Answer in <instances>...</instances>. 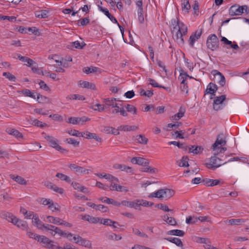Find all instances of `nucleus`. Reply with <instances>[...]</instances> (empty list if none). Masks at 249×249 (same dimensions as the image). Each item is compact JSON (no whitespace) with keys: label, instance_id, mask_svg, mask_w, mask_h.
I'll return each instance as SVG.
<instances>
[{"label":"nucleus","instance_id":"60","mask_svg":"<svg viewBox=\"0 0 249 249\" xmlns=\"http://www.w3.org/2000/svg\"><path fill=\"white\" fill-rule=\"evenodd\" d=\"M89 18H82L80 21L77 22L78 26H85L89 24Z\"/></svg>","mask_w":249,"mask_h":249},{"label":"nucleus","instance_id":"49","mask_svg":"<svg viewBox=\"0 0 249 249\" xmlns=\"http://www.w3.org/2000/svg\"><path fill=\"white\" fill-rule=\"evenodd\" d=\"M181 71L182 72L180 73L178 79L181 81L180 84H182L187 83L186 79L187 76H189V75L186 72H183L182 70Z\"/></svg>","mask_w":249,"mask_h":249},{"label":"nucleus","instance_id":"45","mask_svg":"<svg viewBox=\"0 0 249 249\" xmlns=\"http://www.w3.org/2000/svg\"><path fill=\"white\" fill-rule=\"evenodd\" d=\"M86 45V44L84 42L80 43L78 41H75L71 43V47H74L77 49H82Z\"/></svg>","mask_w":249,"mask_h":249},{"label":"nucleus","instance_id":"18","mask_svg":"<svg viewBox=\"0 0 249 249\" xmlns=\"http://www.w3.org/2000/svg\"><path fill=\"white\" fill-rule=\"evenodd\" d=\"M81 219L82 220L87 221L90 223L92 224H96L99 223L100 220V218L98 217H94L93 216H90L88 214H85L82 216Z\"/></svg>","mask_w":249,"mask_h":249},{"label":"nucleus","instance_id":"34","mask_svg":"<svg viewBox=\"0 0 249 249\" xmlns=\"http://www.w3.org/2000/svg\"><path fill=\"white\" fill-rule=\"evenodd\" d=\"M183 24L182 22H180L178 19H172L171 20V26H173V29H172V33L174 35L176 29L180 28L181 24Z\"/></svg>","mask_w":249,"mask_h":249},{"label":"nucleus","instance_id":"39","mask_svg":"<svg viewBox=\"0 0 249 249\" xmlns=\"http://www.w3.org/2000/svg\"><path fill=\"white\" fill-rule=\"evenodd\" d=\"M18 93L23 94L25 96L30 97L33 99H36V95L34 93L32 92L30 90L28 89H24L22 90L18 91Z\"/></svg>","mask_w":249,"mask_h":249},{"label":"nucleus","instance_id":"51","mask_svg":"<svg viewBox=\"0 0 249 249\" xmlns=\"http://www.w3.org/2000/svg\"><path fill=\"white\" fill-rule=\"evenodd\" d=\"M37 101L39 103H47L49 101V99L44 96H43L40 94L37 95Z\"/></svg>","mask_w":249,"mask_h":249},{"label":"nucleus","instance_id":"16","mask_svg":"<svg viewBox=\"0 0 249 249\" xmlns=\"http://www.w3.org/2000/svg\"><path fill=\"white\" fill-rule=\"evenodd\" d=\"M44 185L48 188H50L59 194H62L64 192V189L63 188L57 187L56 185L51 182H45Z\"/></svg>","mask_w":249,"mask_h":249},{"label":"nucleus","instance_id":"4","mask_svg":"<svg viewBox=\"0 0 249 249\" xmlns=\"http://www.w3.org/2000/svg\"><path fill=\"white\" fill-rule=\"evenodd\" d=\"M206 44L208 49L215 50L219 47L218 38L215 34H211L208 37Z\"/></svg>","mask_w":249,"mask_h":249},{"label":"nucleus","instance_id":"63","mask_svg":"<svg viewBox=\"0 0 249 249\" xmlns=\"http://www.w3.org/2000/svg\"><path fill=\"white\" fill-rule=\"evenodd\" d=\"M198 39L197 37H196V34H192L189 38V44L191 47H194L195 42L196 40Z\"/></svg>","mask_w":249,"mask_h":249},{"label":"nucleus","instance_id":"7","mask_svg":"<svg viewBox=\"0 0 249 249\" xmlns=\"http://www.w3.org/2000/svg\"><path fill=\"white\" fill-rule=\"evenodd\" d=\"M226 95H222L221 96L216 97L213 100V108L216 110L218 111L223 108L222 104L223 102L226 100Z\"/></svg>","mask_w":249,"mask_h":249},{"label":"nucleus","instance_id":"56","mask_svg":"<svg viewBox=\"0 0 249 249\" xmlns=\"http://www.w3.org/2000/svg\"><path fill=\"white\" fill-rule=\"evenodd\" d=\"M67 143L73 145L75 147L79 146V142H78L73 138H68L65 140Z\"/></svg>","mask_w":249,"mask_h":249},{"label":"nucleus","instance_id":"17","mask_svg":"<svg viewBox=\"0 0 249 249\" xmlns=\"http://www.w3.org/2000/svg\"><path fill=\"white\" fill-rule=\"evenodd\" d=\"M109 189L111 191H116L118 192H127L128 189L127 188L123 186L120 185H118L116 183L111 182L109 186Z\"/></svg>","mask_w":249,"mask_h":249},{"label":"nucleus","instance_id":"61","mask_svg":"<svg viewBox=\"0 0 249 249\" xmlns=\"http://www.w3.org/2000/svg\"><path fill=\"white\" fill-rule=\"evenodd\" d=\"M188 158L187 157L183 156L181 159V162L178 165L180 167H188L189 166V163L188 162Z\"/></svg>","mask_w":249,"mask_h":249},{"label":"nucleus","instance_id":"22","mask_svg":"<svg viewBox=\"0 0 249 249\" xmlns=\"http://www.w3.org/2000/svg\"><path fill=\"white\" fill-rule=\"evenodd\" d=\"M185 112V108L182 107H180L179 109V112L174 115L172 116L171 118L172 121H178L179 120L181 117H182Z\"/></svg>","mask_w":249,"mask_h":249},{"label":"nucleus","instance_id":"52","mask_svg":"<svg viewBox=\"0 0 249 249\" xmlns=\"http://www.w3.org/2000/svg\"><path fill=\"white\" fill-rule=\"evenodd\" d=\"M98 69V68L95 67H85L83 69V72L87 74H89L96 72Z\"/></svg>","mask_w":249,"mask_h":249},{"label":"nucleus","instance_id":"57","mask_svg":"<svg viewBox=\"0 0 249 249\" xmlns=\"http://www.w3.org/2000/svg\"><path fill=\"white\" fill-rule=\"evenodd\" d=\"M138 15V19L141 23H142L144 22V18L143 16V9H140L137 10Z\"/></svg>","mask_w":249,"mask_h":249},{"label":"nucleus","instance_id":"30","mask_svg":"<svg viewBox=\"0 0 249 249\" xmlns=\"http://www.w3.org/2000/svg\"><path fill=\"white\" fill-rule=\"evenodd\" d=\"M10 178L13 180H14L15 181L18 182V184L21 185H26L27 184V181L26 180L19 176H15L14 175H10Z\"/></svg>","mask_w":249,"mask_h":249},{"label":"nucleus","instance_id":"26","mask_svg":"<svg viewBox=\"0 0 249 249\" xmlns=\"http://www.w3.org/2000/svg\"><path fill=\"white\" fill-rule=\"evenodd\" d=\"M49 11L47 10L36 11L35 12V16L40 18H46L48 17Z\"/></svg>","mask_w":249,"mask_h":249},{"label":"nucleus","instance_id":"6","mask_svg":"<svg viewBox=\"0 0 249 249\" xmlns=\"http://www.w3.org/2000/svg\"><path fill=\"white\" fill-rule=\"evenodd\" d=\"M160 199H168L174 195L175 192L173 190L167 188L161 189L158 190Z\"/></svg>","mask_w":249,"mask_h":249},{"label":"nucleus","instance_id":"21","mask_svg":"<svg viewBox=\"0 0 249 249\" xmlns=\"http://www.w3.org/2000/svg\"><path fill=\"white\" fill-rule=\"evenodd\" d=\"M32 219V222L33 224L36 226L38 229L43 231L44 228L43 225H45L46 224L42 223V222L36 215H33Z\"/></svg>","mask_w":249,"mask_h":249},{"label":"nucleus","instance_id":"32","mask_svg":"<svg viewBox=\"0 0 249 249\" xmlns=\"http://www.w3.org/2000/svg\"><path fill=\"white\" fill-rule=\"evenodd\" d=\"M1 217L6 219L8 221L13 223L16 218V216H14L12 213L8 212H3L1 214Z\"/></svg>","mask_w":249,"mask_h":249},{"label":"nucleus","instance_id":"46","mask_svg":"<svg viewBox=\"0 0 249 249\" xmlns=\"http://www.w3.org/2000/svg\"><path fill=\"white\" fill-rule=\"evenodd\" d=\"M66 98L68 100H84L85 99L84 96L77 94L70 95L68 96Z\"/></svg>","mask_w":249,"mask_h":249},{"label":"nucleus","instance_id":"40","mask_svg":"<svg viewBox=\"0 0 249 249\" xmlns=\"http://www.w3.org/2000/svg\"><path fill=\"white\" fill-rule=\"evenodd\" d=\"M168 144H173L177 146L179 148L182 149L185 151H186L188 149V146L185 143H180L179 142L171 141L168 142Z\"/></svg>","mask_w":249,"mask_h":249},{"label":"nucleus","instance_id":"53","mask_svg":"<svg viewBox=\"0 0 249 249\" xmlns=\"http://www.w3.org/2000/svg\"><path fill=\"white\" fill-rule=\"evenodd\" d=\"M138 202H139V206H143L144 207H151L154 205L153 202H150L143 199H139Z\"/></svg>","mask_w":249,"mask_h":249},{"label":"nucleus","instance_id":"48","mask_svg":"<svg viewBox=\"0 0 249 249\" xmlns=\"http://www.w3.org/2000/svg\"><path fill=\"white\" fill-rule=\"evenodd\" d=\"M141 171L142 172H150V173H156L158 172V169L156 168H152L150 166H144L143 167H142L141 168Z\"/></svg>","mask_w":249,"mask_h":249},{"label":"nucleus","instance_id":"28","mask_svg":"<svg viewBox=\"0 0 249 249\" xmlns=\"http://www.w3.org/2000/svg\"><path fill=\"white\" fill-rule=\"evenodd\" d=\"M79 85L82 88L89 89H95V85L92 83H89L88 81H80L79 82Z\"/></svg>","mask_w":249,"mask_h":249},{"label":"nucleus","instance_id":"42","mask_svg":"<svg viewBox=\"0 0 249 249\" xmlns=\"http://www.w3.org/2000/svg\"><path fill=\"white\" fill-rule=\"evenodd\" d=\"M116 101V98H107L104 99V103L107 106L113 107L117 104Z\"/></svg>","mask_w":249,"mask_h":249},{"label":"nucleus","instance_id":"47","mask_svg":"<svg viewBox=\"0 0 249 249\" xmlns=\"http://www.w3.org/2000/svg\"><path fill=\"white\" fill-rule=\"evenodd\" d=\"M56 177L60 178L61 180L65 181L66 182L70 183L71 182L70 178L62 173H57Z\"/></svg>","mask_w":249,"mask_h":249},{"label":"nucleus","instance_id":"3","mask_svg":"<svg viewBox=\"0 0 249 249\" xmlns=\"http://www.w3.org/2000/svg\"><path fill=\"white\" fill-rule=\"evenodd\" d=\"M42 134L44 135V138L48 142L51 146L53 147L58 151H60L62 153H65L68 152L66 149L63 148L58 144L57 140H56L53 136L47 135L44 133H43Z\"/></svg>","mask_w":249,"mask_h":249},{"label":"nucleus","instance_id":"50","mask_svg":"<svg viewBox=\"0 0 249 249\" xmlns=\"http://www.w3.org/2000/svg\"><path fill=\"white\" fill-rule=\"evenodd\" d=\"M156 207L160 210L163 211L164 212H169L173 211V210L171 209H170L167 205H164L162 203H159V204H157L156 205Z\"/></svg>","mask_w":249,"mask_h":249},{"label":"nucleus","instance_id":"58","mask_svg":"<svg viewBox=\"0 0 249 249\" xmlns=\"http://www.w3.org/2000/svg\"><path fill=\"white\" fill-rule=\"evenodd\" d=\"M140 95L141 96H145L150 98L153 95V90L145 91L143 89H142L140 91Z\"/></svg>","mask_w":249,"mask_h":249},{"label":"nucleus","instance_id":"35","mask_svg":"<svg viewBox=\"0 0 249 249\" xmlns=\"http://www.w3.org/2000/svg\"><path fill=\"white\" fill-rule=\"evenodd\" d=\"M85 138L88 139H94L97 142H102V139L101 137L97 136L95 133H90L88 131L86 132V136Z\"/></svg>","mask_w":249,"mask_h":249},{"label":"nucleus","instance_id":"27","mask_svg":"<svg viewBox=\"0 0 249 249\" xmlns=\"http://www.w3.org/2000/svg\"><path fill=\"white\" fill-rule=\"evenodd\" d=\"M134 141L142 144H146L148 142V139L143 135H138L134 137Z\"/></svg>","mask_w":249,"mask_h":249},{"label":"nucleus","instance_id":"15","mask_svg":"<svg viewBox=\"0 0 249 249\" xmlns=\"http://www.w3.org/2000/svg\"><path fill=\"white\" fill-rule=\"evenodd\" d=\"M222 134H219L215 142L212 145V149L213 150H215L216 148H218V145L224 146L226 143V141L223 140L222 138Z\"/></svg>","mask_w":249,"mask_h":249},{"label":"nucleus","instance_id":"29","mask_svg":"<svg viewBox=\"0 0 249 249\" xmlns=\"http://www.w3.org/2000/svg\"><path fill=\"white\" fill-rule=\"evenodd\" d=\"M245 222V220L244 219H231L224 221L225 223H229L231 225H240L241 223Z\"/></svg>","mask_w":249,"mask_h":249},{"label":"nucleus","instance_id":"44","mask_svg":"<svg viewBox=\"0 0 249 249\" xmlns=\"http://www.w3.org/2000/svg\"><path fill=\"white\" fill-rule=\"evenodd\" d=\"M191 8V5L189 4V0H183L182 2V9L185 13H189Z\"/></svg>","mask_w":249,"mask_h":249},{"label":"nucleus","instance_id":"54","mask_svg":"<svg viewBox=\"0 0 249 249\" xmlns=\"http://www.w3.org/2000/svg\"><path fill=\"white\" fill-rule=\"evenodd\" d=\"M124 107L128 112H132L133 114H136L137 108L134 106L130 104H126Z\"/></svg>","mask_w":249,"mask_h":249},{"label":"nucleus","instance_id":"36","mask_svg":"<svg viewBox=\"0 0 249 249\" xmlns=\"http://www.w3.org/2000/svg\"><path fill=\"white\" fill-rule=\"evenodd\" d=\"M167 234L168 235L183 236L185 234V232L180 230H172L168 231Z\"/></svg>","mask_w":249,"mask_h":249},{"label":"nucleus","instance_id":"11","mask_svg":"<svg viewBox=\"0 0 249 249\" xmlns=\"http://www.w3.org/2000/svg\"><path fill=\"white\" fill-rule=\"evenodd\" d=\"M131 161L132 163L137 164L143 166H147L149 164L148 160L142 157H134L131 159Z\"/></svg>","mask_w":249,"mask_h":249},{"label":"nucleus","instance_id":"25","mask_svg":"<svg viewBox=\"0 0 249 249\" xmlns=\"http://www.w3.org/2000/svg\"><path fill=\"white\" fill-rule=\"evenodd\" d=\"M170 214H166L162 216V219L164 221H165L168 224L172 226H175L177 224V221L176 219L172 217L169 216Z\"/></svg>","mask_w":249,"mask_h":249},{"label":"nucleus","instance_id":"24","mask_svg":"<svg viewBox=\"0 0 249 249\" xmlns=\"http://www.w3.org/2000/svg\"><path fill=\"white\" fill-rule=\"evenodd\" d=\"M204 148L202 146L198 145H191L189 147L190 153H193L194 154H198L202 152Z\"/></svg>","mask_w":249,"mask_h":249},{"label":"nucleus","instance_id":"59","mask_svg":"<svg viewBox=\"0 0 249 249\" xmlns=\"http://www.w3.org/2000/svg\"><path fill=\"white\" fill-rule=\"evenodd\" d=\"M3 76L6 77L7 78H8L9 80H10L11 81H13V82L16 81V77L14 75L12 74L9 72H3Z\"/></svg>","mask_w":249,"mask_h":249},{"label":"nucleus","instance_id":"33","mask_svg":"<svg viewBox=\"0 0 249 249\" xmlns=\"http://www.w3.org/2000/svg\"><path fill=\"white\" fill-rule=\"evenodd\" d=\"M47 219L48 222L58 225H60L62 221L60 218L53 216H48Z\"/></svg>","mask_w":249,"mask_h":249},{"label":"nucleus","instance_id":"12","mask_svg":"<svg viewBox=\"0 0 249 249\" xmlns=\"http://www.w3.org/2000/svg\"><path fill=\"white\" fill-rule=\"evenodd\" d=\"M211 73L213 76H214L215 77H217L219 79L218 83L221 86H224L225 85V78L222 73L216 70H213Z\"/></svg>","mask_w":249,"mask_h":249},{"label":"nucleus","instance_id":"20","mask_svg":"<svg viewBox=\"0 0 249 249\" xmlns=\"http://www.w3.org/2000/svg\"><path fill=\"white\" fill-rule=\"evenodd\" d=\"M99 223L102 224L106 226H108L112 227L113 228H117V226H115L114 224H117V222L114 221H113L110 219H104L101 218L99 221Z\"/></svg>","mask_w":249,"mask_h":249},{"label":"nucleus","instance_id":"38","mask_svg":"<svg viewBox=\"0 0 249 249\" xmlns=\"http://www.w3.org/2000/svg\"><path fill=\"white\" fill-rule=\"evenodd\" d=\"M36 241L40 242L42 244V246L45 247L49 242H51V240L48 237L43 235H38V238L36 239Z\"/></svg>","mask_w":249,"mask_h":249},{"label":"nucleus","instance_id":"41","mask_svg":"<svg viewBox=\"0 0 249 249\" xmlns=\"http://www.w3.org/2000/svg\"><path fill=\"white\" fill-rule=\"evenodd\" d=\"M6 132L10 135H12L17 138H21L22 137L21 133H20L18 130L14 128L7 129Z\"/></svg>","mask_w":249,"mask_h":249},{"label":"nucleus","instance_id":"37","mask_svg":"<svg viewBox=\"0 0 249 249\" xmlns=\"http://www.w3.org/2000/svg\"><path fill=\"white\" fill-rule=\"evenodd\" d=\"M119 128H121V130L123 131H135L137 130L139 127L138 126L136 125H121L119 127Z\"/></svg>","mask_w":249,"mask_h":249},{"label":"nucleus","instance_id":"23","mask_svg":"<svg viewBox=\"0 0 249 249\" xmlns=\"http://www.w3.org/2000/svg\"><path fill=\"white\" fill-rule=\"evenodd\" d=\"M139 199H136L133 201H129L126 200H123L122 201V204L124 206L128 207L130 208H134L136 209L139 207Z\"/></svg>","mask_w":249,"mask_h":249},{"label":"nucleus","instance_id":"9","mask_svg":"<svg viewBox=\"0 0 249 249\" xmlns=\"http://www.w3.org/2000/svg\"><path fill=\"white\" fill-rule=\"evenodd\" d=\"M217 160H221V159L217 158L215 155H214V156L212 157L210 159V163H206V166L208 168L212 170H215L216 168L220 167L221 165H222L223 163H218L217 161Z\"/></svg>","mask_w":249,"mask_h":249},{"label":"nucleus","instance_id":"43","mask_svg":"<svg viewBox=\"0 0 249 249\" xmlns=\"http://www.w3.org/2000/svg\"><path fill=\"white\" fill-rule=\"evenodd\" d=\"M71 185L74 189L82 192H85V190H87V189L84 186H82L79 183L76 182H72L71 183Z\"/></svg>","mask_w":249,"mask_h":249},{"label":"nucleus","instance_id":"64","mask_svg":"<svg viewBox=\"0 0 249 249\" xmlns=\"http://www.w3.org/2000/svg\"><path fill=\"white\" fill-rule=\"evenodd\" d=\"M39 85L40 89H42L46 91L50 90V88L43 81L41 80L39 83Z\"/></svg>","mask_w":249,"mask_h":249},{"label":"nucleus","instance_id":"8","mask_svg":"<svg viewBox=\"0 0 249 249\" xmlns=\"http://www.w3.org/2000/svg\"><path fill=\"white\" fill-rule=\"evenodd\" d=\"M43 226V230H45L46 231L49 232L50 234L54 236L55 234H58L59 235H60L61 230L58 227L54 226L53 225L46 224L45 225Z\"/></svg>","mask_w":249,"mask_h":249},{"label":"nucleus","instance_id":"55","mask_svg":"<svg viewBox=\"0 0 249 249\" xmlns=\"http://www.w3.org/2000/svg\"><path fill=\"white\" fill-rule=\"evenodd\" d=\"M73 234L71 232H66L64 231H61L60 236L64 237H66L70 241L72 242V238Z\"/></svg>","mask_w":249,"mask_h":249},{"label":"nucleus","instance_id":"5","mask_svg":"<svg viewBox=\"0 0 249 249\" xmlns=\"http://www.w3.org/2000/svg\"><path fill=\"white\" fill-rule=\"evenodd\" d=\"M70 169L74 171V172L78 175H88L89 174V170L83 167L78 166L74 163H71L69 165Z\"/></svg>","mask_w":249,"mask_h":249},{"label":"nucleus","instance_id":"19","mask_svg":"<svg viewBox=\"0 0 249 249\" xmlns=\"http://www.w3.org/2000/svg\"><path fill=\"white\" fill-rule=\"evenodd\" d=\"M13 224L24 230H27L28 229V224L27 222L25 221L18 219L17 217L15 218V220Z\"/></svg>","mask_w":249,"mask_h":249},{"label":"nucleus","instance_id":"1","mask_svg":"<svg viewBox=\"0 0 249 249\" xmlns=\"http://www.w3.org/2000/svg\"><path fill=\"white\" fill-rule=\"evenodd\" d=\"M244 11L247 14L249 13V9L247 5L240 6L238 4H235L230 7L229 14L231 16H239L244 13Z\"/></svg>","mask_w":249,"mask_h":249},{"label":"nucleus","instance_id":"2","mask_svg":"<svg viewBox=\"0 0 249 249\" xmlns=\"http://www.w3.org/2000/svg\"><path fill=\"white\" fill-rule=\"evenodd\" d=\"M187 33V28L184 24H182L180 28L176 29L174 35H173L174 39L179 44H183L184 41L183 36H185Z\"/></svg>","mask_w":249,"mask_h":249},{"label":"nucleus","instance_id":"14","mask_svg":"<svg viewBox=\"0 0 249 249\" xmlns=\"http://www.w3.org/2000/svg\"><path fill=\"white\" fill-rule=\"evenodd\" d=\"M76 244L88 249H92L91 242L89 240L82 238L81 236L79 237L77 242H76Z\"/></svg>","mask_w":249,"mask_h":249},{"label":"nucleus","instance_id":"31","mask_svg":"<svg viewBox=\"0 0 249 249\" xmlns=\"http://www.w3.org/2000/svg\"><path fill=\"white\" fill-rule=\"evenodd\" d=\"M164 239L176 244L178 247H182L183 246V244L179 238L177 237H168L165 238Z\"/></svg>","mask_w":249,"mask_h":249},{"label":"nucleus","instance_id":"10","mask_svg":"<svg viewBox=\"0 0 249 249\" xmlns=\"http://www.w3.org/2000/svg\"><path fill=\"white\" fill-rule=\"evenodd\" d=\"M99 9L101 11L103 12L105 14V15H106L110 19V20L111 21H112L113 23L118 24V25L119 28L120 29V30L121 31L122 34H123L124 29H123V27L118 22L116 18L110 14L107 8H104L102 6H99Z\"/></svg>","mask_w":249,"mask_h":249},{"label":"nucleus","instance_id":"62","mask_svg":"<svg viewBox=\"0 0 249 249\" xmlns=\"http://www.w3.org/2000/svg\"><path fill=\"white\" fill-rule=\"evenodd\" d=\"M108 238L110 240H115L116 241H118L122 239V236L119 234L112 233L108 235Z\"/></svg>","mask_w":249,"mask_h":249},{"label":"nucleus","instance_id":"13","mask_svg":"<svg viewBox=\"0 0 249 249\" xmlns=\"http://www.w3.org/2000/svg\"><path fill=\"white\" fill-rule=\"evenodd\" d=\"M217 90V87L213 83H210L207 86V89L205 90V94H211L212 95L210 97L211 99L213 98V96H215V92Z\"/></svg>","mask_w":249,"mask_h":249}]
</instances>
